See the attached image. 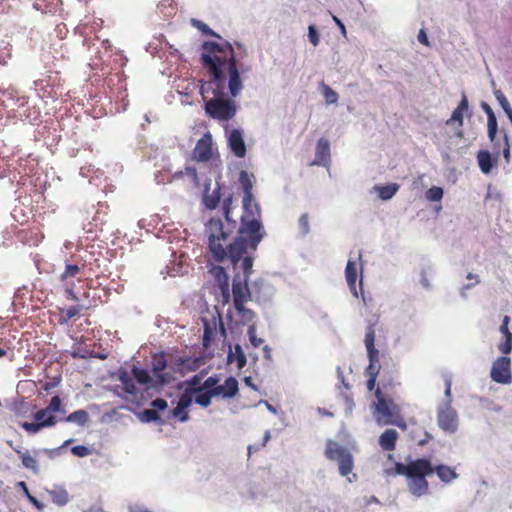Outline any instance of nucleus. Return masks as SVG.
<instances>
[{
  "instance_id": "59",
  "label": "nucleus",
  "mask_w": 512,
  "mask_h": 512,
  "mask_svg": "<svg viewBox=\"0 0 512 512\" xmlns=\"http://www.w3.org/2000/svg\"><path fill=\"white\" fill-rule=\"evenodd\" d=\"M263 356L264 359L271 361V349L267 345L263 347Z\"/></svg>"
},
{
  "instance_id": "16",
  "label": "nucleus",
  "mask_w": 512,
  "mask_h": 512,
  "mask_svg": "<svg viewBox=\"0 0 512 512\" xmlns=\"http://www.w3.org/2000/svg\"><path fill=\"white\" fill-rule=\"evenodd\" d=\"M57 422L58 419L55 415H49L44 421L38 423L22 422L20 425L29 434H36L44 428L54 426Z\"/></svg>"
},
{
  "instance_id": "50",
  "label": "nucleus",
  "mask_w": 512,
  "mask_h": 512,
  "mask_svg": "<svg viewBox=\"0 0 512 512\" xmlns=\"http://www.w3.org/2000/svg\"><path fill=\"white\" fill-rule=\"evenodd\" d=\"M231 203H232V196L229 195L227 198L224 199V202H223V210H224V214H225L227 221H230V205H231Z\"/></svg>"
},
{
  "instance_id": "2",
  "label": "nucleus",
  "mask_w": 512,
  "mask_h": 512,
  "mask_svg": "<svg viewBox=\"0 0 512 512\" xmlns=\"http://www.w3.org/2000/svg\"><path fill=\"white\" fill-rule=\"evenodd\" d=\"M239 184L244 193L241 224L238 230L239 236L228 247V255L235 265L241 261L245 275H250L253 273V258L246 254L248 248L256 250V202L253 199L251 177L244 170L240 172Z\"/></svg>"
},
{
  "instance_id": "26",
  "label": "nucleus",
  "mask_w": 512,
  "mask_h": 512,
  "mask_svg": "<svg viewBox=\"0 0 512 512\" xmlns=\"http://www.w3.org/2000/svg\"><path fill=\"white\" fill-rule=\"evenodd\" d=\"M22 465L31 470L34 474H39L40 469L38 465L37 459L32 456L28 451H25V454H21Z\"/></svg>"
},
{
  "instance_id": "4",
  "label": "nucleus",
  "mask_w": 512,
  "mask_h": 512,
  "mask_svg": "<svg viewBox=\"0 0 512 512\" xmlns=\"http://www.w3.org/2000/svg\"><path fill=\"white\" fill-rule=\"evenodd\" d=\"M376 403L375 410L378 414L376 420L382 425H396L401 428H405L406 424L403 419L400 418L399 407L391 399L385 398L379 388L375 391Z\"/></svg>"
},
{
  "instance_id": "28",
  "label": "nucleus",
  "mask_w": 512,
  "mask_h": 512,
  "mask_svg": "<svg viewBox=\"0 0 512 512\" xmlns=\"http://www.w3.org/2000/svg\"><path fill=\"white\" fill-rule=\"evenodd\" d=\"M376 188L378 190L379 197L382 200H389L396 194V192L399 189V185L393 183V184H389V185H385V186H379Z\"/></svg>"
},
{
  "instance_id": "29",
  "label": "nucleus",
  "mask_w": 512,
  "mask_h": 512,
  "mask_svg": "<svg viewBox=\"0 0 512 512\" xmlns=\"http://www.w3.org/2000/svg\"><path fill=\"white\" fill-rule=\"evenodd\" d=\"M196 392H198V388H187L180 396L177 405L186 410L191 405L193 401V394Z\"/></svg>"
},
{
  "instance_id": "24",
  "label": "nucleus",
  "mask_w": 512,
  "mask_h": 512,
  "mask_svg": "<svg viewBox=\"0 0 512 512\" xmlns=\"http://www.w3.org/2000/svg\"><path fill=\"white\" fill-rule=\"evenodd\" d=\"M433 469L439 479L444 483H449L458 476L455 470L447 465H437L436 467H433Z\"/></svg>"
},
{
  "instance_id": "34",
  "label": "nucleus",
  "mask_w": 512,
  "mask_h": 512,
  "mask_svg": "<svg viewBox=\"0 0 512 512\" xmlns=\"http://www.w3.org/2000/svg\"><path fill=\"white\" fill-rule=\"evenodd\" d=\"M378 360H379V354H375V358L374 357L369 358V365L366 368V375L368 377L374 376V378H377L378 373H379V366H377L376 364L378 363Z\"/></svg>"
},
{
  "instance_id": "12",
  "label": "nucleus",
  "mask_w": 512,
  "mask_h": 512,
  "mask_svg": "<svg viewBox=\"0 0 512 512\" xmlns=\"http://www.w3.org/2000/svg\"><path fill=\"white\" fill-rule=\"evenodd\" d=\"M469 111V102L465 93L462 94L461 100L458 103L457 107L452 112L451 117L446 121V125H452L453 123H457L459 127L463 126L464 123V114Z\"/></svg>"
},
{
  "instance_id": "40",
  "label": "nucleus",
  "mask_w": 512,
  "mask_h": 512,
  "mask_svg": "<svg viewBox=\"0 0 512 512\" xmlns=\"http://www.w3.org/2000/svg\"><path fill=\"white\" fill-rule=\"evenodd\" d=\"M171 415L179 419L180 422H187L189 415L185 412V409L180 408L178 405L171 411Z\"/></svg>"
},
{
  "instance_id": "48",
  "label": "nucleus",
  "mask_w": 512,
  "mask_h": 512,
  "mask_svg": "<svg viewBox=\"0 0 512 512\" xmlns=\"http://www.w3.org/2000/svg\"><path fill=\"white\" fill-rule=\"evenodd\" d=\"M82 308H83V306H81V305L70 306L65 312L66 318L72 319L73 317H75L77 314L80 313Z\"/></svg>"
},
{
  "instance_id": "44",
  "label": "nucleus",
  "mask_w": 512,
  "mask_h": 512,
  "mask_svg": "<svg viewBox=\"0 0 512 512\" xmlns=\"http://www.w3.org/2000/svg\"><path fill=\"white\" fill-rule=\"evenodd\" d=\"M152 409L156 411H164L168 407V403L166 400L162 398H157L151 402Z\"/></svg>"
},
{
  "instance_id": "19",
  "label": "nucleus",
  "mask_w": 512,
  "mask_h": 512,
  "mask_svg": "<svg viewBox=\"0 0 512 512\" xmlns=\"http://www.w3.org/2000/svg\"><path fill=\"white\" fill-rule=\"evenodd\" d=\"M166 368V360L164 355H157L153 358L152 362V370L155 376L159 379L162 384L168 383L170 381V376L168 374H162L161 372Z\"/></svg>"
},
{
  "instance_id": "43",
  "label": "nucleus",
  "mask_w": 512,
  "mask_h": 512,
  "mask_svg": "<svg viewBox=\"0 0 512 512\" xmlns=\"http://www.w3.org/2000/svg\"><path fill=\"white\" fill-rule=\"evenodd\" d=\"M299 228L303 234L309 232V217L308 214H302L299 218Z\"/></svg>"
},
{
  "instance_id": "11",
  "label": "nucleus",
  "mask_w": 512,
  "mask_h": 512,
  "mask_svg": "<svg viewBox=\"0 0 512 512\" xmlns=\"http://www.w3.org/2000/svg\"><path fill=\"white\" fill-rule=\"evenodd\" d=\"M228 146L235 156L242 158L246 154V146L241 132L234 129L228 136Z\"/></svg>"
},
{
  "instance_id": "20",
  "label": "nucleus",
  "mask_w": 512,
  "mask_h": 512,
  "mask_svg": "<svg viewBox=\"0 0 512 512\" xmlns=\"http://www.w3.org/2000/svg\"><path fill=\"white\" fill-rule=\"evenodd\" d=\"M345 277L347 284L355 297H358L356 281H357V268L356 264L352 260H348L345 268Z\"/></svg>"
},
{
  "instance_id": "31",
  "label": "nucleus",
  "mask_w": 512,
  "mask_h": 512,
  "mask_svg": "<svg viewBox=\"0 0 512 512\" xmlns=\"http://www.w3.org/2000/svg\"><path fill=\"white\" fill-rule=\"evenodd\" d=\"M321 91L327 104H335L338 101V94L330 86L321 83Z\"/></svg>"
},
{
  "instance_id": "33",
  "label": "nucleus",
  "mask_w": 512,
  "mask_h": 512,
  "mask_svg": "<svg viewBox=\"0 0 512 512\" xmlns=\"http://www.w3.org/2000/svg\"><path fill=\"white\" fill-rule=\"evenodd\" d=\"M48 411L53 413H62L65 414V410L62 407V400L59 396H54L51 400L49 405L46 407Z\"/></svg>"
},
{
  "instance_id": "3",
  "label": "nucleus",
  "mask_w": 512,
  "mask_h": 512,
  "mask_svg": "<svg viewBox=\"0 0 512 512\" xmlns=\"http://www.w3.org/2000/svg\"><path fill=\"white\" fill-rule=\"evenodd\" d=\"M433 472V465L427 458H418L408 464L395 463V474L407 477L408 490L416 497L429 493V483L426 477Z\"/></svg>"
},
{
  "instance_id": "1",
  "label": "nucleus",
  "mask_w": 512,
  "mask_h": 512,
  "mask_svg": "<svg viewBox=\"0 0 512 512\" xmlns=\"http://www.w3.org/2000/svg\"><path fill=\"white\" fill-rule=\"evenodd\" d=\"M202 48L204 52L201 55V62L211 77L207 83L201 81L200 94L205 101V111L214 119L229 120L236 113V105L224 92L226 73L229 74L228 87L233 97L237 96L242 88L233 49L230 44L222 47L213 41L204 42Z\"/></svg>"
},
{
  "instance_id": "8",
  "label": "nucleus",
  "mask_w": 512,
  "mask_h": 512,
  "mask_svg": "<svg viewBox=\"0 0 512 512\" xmlns=\"http://www.w3.org/2000/svg\"><path fill=\"white\" fill-rule=\"evenodd\" d=\"M437 422L439 427L446 432L454 433L457 430V414L450 406L438 410Z\"/></svg>"
},
{
  "instance_id": "18",
  "label": "nucleus",
  "mask_w": 512,
  "mask_h": 512,
  "mask_svg": "<svg viewBox=\"0 0 512 512\" xmlns=\"http://www.w3.org/2000/svg\"><path fill=\"white\" fill-rule=\"evenodd\" d=\"M477 161L480 170L484 174H488L491 169L496 165L497 163V157L492 158L491 154L486 150H480L477 153Z\"/></svg>"
},
{
  "instance_id": "23",
  "label": "nucleus",
  "mask_w": 512,
  "mask_h": 512,
  "mask_svg": "<svg viewBox=\"0 0 512 512\" xmlns=\"http://www.w3.org/2000/svg\"><path fill=\"white\" fill-rule=\"evenodd\" d=\"M227 360L229 363L236 362L239 369L246 365V356L239 344L235 345L234 350L230 347Z\"/></svg>"
},
{
  "instance_id": "56",
  "label": "nucleus",
  "mask_w": 512,
  "mask_h": 512,
  "mask_svg": "<svg viewBox=\"0 0 512 512\" xmlns=\"http://www.w3.org/2000/svg\"><path fill=\"white\" fill-rule=\"evenodd\" d=\"M468 280H474L475 282L474 283H471V284H467L464 286V288L468 289L472 286H474L475 284H477L479 282L478 280V276L473 274V273H468L467 274V277H466Z\"/></svg>"
},
{
  "instance_id": "49",
  "label": "nucleus",
  "mask_w": 512,
  "mask_h": 512,
  "mask_svg": "<svg viewBox=\"0 0 512 512\" xmlns=\"http://www.w3.org/2000/svg\"><path fill=\"white\" fill-rule=\"evenodd\" d=\"M78 272H79V267L77 265H67L62 277L63 278L74 277Z\"/></svg>"
},
{
  "instance_id": "60",
  "label": "nucleus",
  "mask_w": 512,
  "mask_h": 512,
  "mask_svg": "<svg viewBox=\"0 0 512 512\" xmlns=\"http://www.w3.org/2000/svg\"><path fill=\"white\" fill-rule=\"evenodd\" d=\"M333 20L336 23V25L340 28L342 33L345 34L346 33L345 25L341 22V20L339 18H337L336 16H333Z\"/></svg>"
},
{
  "instance_id": "46",
  "label": "nucleus",
  "mask_w": 512,
  "mask_h": 512,
  "mask_svg": "<svg viewBox=\"0 0 512 512\" xmlns=\"http://www.w3.org/2000/svg\"><path fill=\"white\" fill-rule=\"evenodd\" d=\"M451 387H452V380L450 377H446L445 378V396L447 399V406H450V403L452 401Z\"/></svg>"
},
{
  "instance_id": "36",
  "label": "nucleus",
  "mask_w": 512,
  "mask_h": 512,
  "mask_svg": "<svg viewBox=\"0 0 512 512\" xmlns=\"http://www.w3.org/2000/svg\"><path fill=\"white\" fill-rule=\"evenodd\" d=\"M17 486L19 488H21L24 492V494L26 495V497L28 498V500L35 506L37 507L38 509H43L44 508V505L38 501L34 496H32L28 490V487L26 485L25 482L21 481V482H18Z\"/></svg>"
},
{
  "instance_id": "45",
  "label": "nucleus",
  "mask_w": 512,
  "mask_h": 512,
  "mask_svg": "<svg viewBox=\"0 0 512 512\" xmlns=\"http://www.w3.org/2000/svg\"><path fill=\"white\" fill-rule=\"evenodd\" d=\"M308 37H309L310 42L314 46L318 45L320 38H319V34H318L316 28L313 25H310L308 28Z\"/></svg>"
},
{
  "instance_id": "27",
  "label": "nucleus",
  "mask_w": 512,
  "mask_h": 512,
  "mask_svg": "<svg viewBox=\"0 0 512 512\" xmlns=\"http://www.w3.org/2000/svg\"><path fill=\"white\" fill-rule=\"evenodd\" d=\"M66 422L76 423L79 426H85L88 421V413L85 410H77L65 418Z\"/></svg>"
},
{
  "instance_id": "51",
  "label": "nucleus",
  "mask_w": 512,
  "mask_h": 512,
  "mask_svg": "<svg viewBox=\"0 0 512 512\" xmlns=\"http://www.w3.org/2000/svg\"><path fill=\"white\" fill-rule=\"evenodd\" d=\"M503 142H504L503 156H504L506 162H509L510 161V144L508 141V136L506 134H504Z\"/></svg>"
},
{
  "instance_id": "47",
  "label": "nucleus",
  "mask_w": 512,
  "mask_h": 512,
  "mask_svg": "<svg viewBox=\"0 0 512 512\" xmlns=\"http://www.w3.org/2000/svg\"><path fill=\"white\" fill-rule=\"evenodd\" d=\"M49 415H52L47 408H44V409H41L39 411H37L33 418L35 420V422H40V421H44Z\"/></svg>"
},
{
  "instance_id": "42",
  "label": "nucleus",
  "mask_w": 512,
  "mask_h": 512,
  "mask_svg": "<svg viewBox=\"0 0 512 512\" xmlns=\"http://www.w3.org/2000/svg\"><path fill=\"white\" fill-rule=\"evenodd\" d=\"M233 294H234V305H235V308L239 311V312H242L244 310V307H243V296L238 292L237 288L234 286L233 287Z\"/></svg>"
},
{
  "instance_id": "57",
  "label": "nucleus",
  "mask_w": 512,
  "mask_h": 512,
  "mask_svg": "<svg viewBox=\"0 0 512 512\" xmlns=\"http://www.w3.org/2000/svg\"><path fill=\"white\" fill-rule=\"evenodd\" d=\"M376 381H377V378H374V376H373V377H368V380H367V389H368L369 391H373V390H375V391H376V389H375Z\"/></svg>"
},
{
  "instance_id": "37",
  "label": "nucleus",
  "mask_w": 512,
  "mask_h": 512,
  "mask_svg": "<svg viewBox=\"0 0 512 512\" xmlns=\"http://www.w3.org/2000/svg\"><path fill=\"white\" fill-rule=\"evenodd\" d=\"M443 197V189L433 186L426 191V198L429 201H440Z\"/></svg>"
},
{
  "instance_id": "13",
  "label": "nucleus",
  "mask_w": 512,
  "mask_h": 512,
  "mask_svg": "<svg viewBox=\"0 0 512 512\" xmlns=\"http://www.w3.org/2000/svg\"><path fill=\"white\" fill-rule=\"evenodd\" d=\"M330 161V144L326 138H320L316 144L315 159L312 165H326Z\"/></svg>"
},
{
  "instance_id": "14",
  "label": "nucleus",
  "mask_w": 512,
  "mask_h": 512,
  "mask_svg": "<svg viewBox=\"0 0 512 512\" xmlns=\"http://www.w3.org/2000/svg\"><path fill=\"white\" fill-rule=\"evenodd\" d=\"M238 392V381L234 377H228L223 385H219L212 389V394L216 396H223L224 398H231Z\"/></svg>"
},
{
  "instance_id": "10",
  "label": "nucleus",
  "mask_w": 512,
  "mask_h": 512,
  "mask_svg": "<svg viewBox=\"0 0 512 512\" xmlns=\"http://www.w3.org/2000/svg\"><path fill=\"white\" fill-rule=\"evenodd\" d=\"M510 317L505 315L502 319V324L499 328L500 332L503 334V340L498 344V350L507 355L512 351V333L509 330Z\"/></svg>"
},
{
  "instance_id": "5",
  "label": "nucleus",
  "mask_w": 512,
  "mask_h": 512,
  "mask_svg": "<svg viewBox=\"0 0 512 512\" xmlns=\"http://www.w3.org/2000/svg\"><path fill=\"white\" fill-rule=\"evenodd\" d=\"M330 461H337L341 476H348L354 468V460L351 452L338 442L328 440L324 452Z\"/></svg>"
},
{
  "instance_id": "55",
  "label": "nucleus",
  "mask_w": 512,
  "mask_h": 512,
  "mask_svg": "<svg viewBox=\"0 0 512 512\" xmlns=\"http://www.w3.org/2000/svg\"><path fill=\"white\" fill-rule=\"evenodd\" d=\"M187 383L188 388H198L197 385L200 383V377L195 375Z\"/></svg>"
},
{
  "instance_id": "41",
  "label": "nucleus",
  "mask_w": 512,
  "mask_h": 512,
  "mask_svg": "<svg viewBox=\"0 0 512 512\" xmlns=\"http://www.w3.org/2000/svg\"><path fill=\"white\" fill-rule=\"evenodd\" d=\"M71 452L77 457H86L90 454V449L84 445L72 447Z\"/></svg>"
},
{
  "instance_id": "21",
  "label": "nucleus",
  "mask_w": 512,
  "mask_h": 512,
  "mask_svg": "<svg viewBox=\"0 0 512 512\" xmlns=\"http://www.w3.org/2000/svg\"><path fill=\"white\" fill-rule=\"evenodd\" d=\"M365 346L368 353V358H375V354H379V351L375 348V328L373 324H370L366 328L365 333Z\"/></svg>"
},
{
  "instance_id": "53",
  "label": "nucleus",
  "mask_w": 512,
  "mask_h": 512,
  "mask_svg": "<svg viewBox=\"0 0 512 512\" xmlns=\"http://www.w3.org/2000/svg\"><path fill=\"white\" fill-rule=\"evenodd\" d=\"M418 41L421 44L425 45V46H429L430 45L428 37H427V34H426L424 29H421L419 31V33H418Z\"/></svg>"
},
{
  "instance_id": "15",
  "label": "nucleus",
  "mask_w": 512,
  "mask_h": 512,
  "mask_svg": "<svg viewBox=\"0 0 512 512\" xmlns=\"http://www.w3.org/2000/svg\"><path fill=\"white\" fill-rule=\"evenodd\" d=\"M217 186L210 191L211 180H207L205 182V191L203 194V203L207 209L213 210L217 207L220 200V187L218 183Z\"/></svg>"
},
{
  "instance_id": "39",
  "label": "nucleus",
  "mask_w": 512,
  "mask_h": 512,
  "mask_svg": "<svg viewBox=\"0 0 512 512\" xmlns=\"http://www.w3.org/2000/svg\"><path fill=\"white\" fill-rule=\"evenodd\" d=\"M216 386H219L218 379L216 377L211 376V377H208L204 381L203 385L200 388H198V392H201L203 390H207L209 392L211 389H214V387H216Z\"/></svg>"
},
{
  "instance_id": "32",
  "label": "nucleus",
  "mask_w": 512,
  "mask_h": 512,
  "mask_svg": "<svg viewBox=\"0 0 512 512\" xmlns=\"http://www.w3.org/2000/svg\"><path fill=\"white\" fill-rule=\"evenodd\" d=\"M52 496V500L54 503H56L59 506H64L68 502V493L66 490L60 489V490H54L50 492Z\"/></svg>"
},
{
  "instance_id": "6",
  "label": "nucleus",
  "mask_w": 512,
  "mask_h": 512,
  "mask_svg": "<svg viewBox=\"0 0 512 512\" xmlns=\"http://www.w3.org/2000/svg\"><path fill=\"white\" fill-rule=\"evenodd\" d=\"M133 377L140 384H148L151 377L146 370L137 368L136 366H133L132 368V376L126 370H121L119 372L118 379L122 383L123 390L130 396V400L138 402L140 397Z\"/></svg>"
},
{
  "instance_id": "35",
  "label": "nucleus",
  "mask_w": 512,
  "mask_h": 512,
  "mask_svg": "<svg viewBox=\"0 0 512 512\" xmlns=\"http://www.w3.org/2000/svg\"><path fill=\"white\" fill-rule=\"evenodd\" d=\"M197 393L198 395L195 397V402L202 407H208L211 404V398L215 396L212 394V389L206 393H202V391Z\"/></svg>"
},
{
  "instance_id": "58",
  "label": "nucleus",
  "mask_w": 512,
  "mask_h": 512,
  "mask_svg": "<svg viewBox=\"0 0 512 512\" xmlns=\"http://www.w3.org/2000/svg\"><path fill=\"white\" fill-rule=\"evenodd\" d=\"M209 227L210 229H220L222 228V223L220 220H211L210 223H209Z\"/></svg>"
},
{
  "instance_id": "63",
  "label": "nucleus",
  "mask_w": 512,
  "mask_h": 512,
  "mask_svg": "<svg viewBox=\"0 0 512 512\" xmlns=\"http://www.w3.org/2000/svg\"><path fill=\"white\" fill-rule=\"evenodd\" d=\"M265 235L264 228L262 224L258 221V243L261 241L262 237Z\"/></svg>"
},
{
  "instance_id": "54",
  "label": "nucleus",
  "mask_w": 512,
  "mask_h": 512,
  "mask_svg": "<svg viewBox=\"0 0 512 512\" xmlns=\"http://www.w3.org/2000/svg\"><path fill=\"white\" fill-rule=\"evenodd\" d=\"M248 335H249V340H250L251 344L256 347V330H255L254 325L249 327Z\"/></svg>"
},
{
  "instance_id": "61",
  "label": "nucleus",
  "mask_w": 512,
  "mask_h": 512,
  "mask_svg": "<svg viewBox=\"0 0 512 512\" xmlns=\"http://www.w3.org/2000/svg\"><path fill=\"white\" fill-rule=\"evenodd\" d=\"M209 342H210L209 330L206 328L204 331V334H203V345L205 347H207Z\"/></svg>"
},
{
  "instance_id": "22",
  "label": "nucleus",
  "mask_w": 512,
  "mask_h": 512,
  "mask_svg": "<svg viewBox=\"0 0 512 512\" xmlns=\"http://www.w3.org/2000/svg\"><path fill=\"white\" fill-rule=\"evenodd\" d=\"M482 108L485 111V113L487 114V118H488V137H489L490 141L493 142L495 140V137L497 134V120H496L493 110L487 103L483 102Z\"/></svg>"
},
{
  "instance_id": "7",
  "label": "nucleus",
  "mask_w": 512,
  "mask_h": 512,
  "mask_svg": "<svg viewBox=\"0 0 512 512\" xmlns=\"http://www.w3.org/2000/svg\"><path fill=\"white\" fill-rule=\"evenodd\" d=\"M490 376L496 383L510 384L512 382L511 359L507 356L498 357L492 364Z\"/></svg>"
},
{
  "instance_id": "38",
  "label": "nucleus",
  "mask_w": 512,
  "mask_h": 512,
  "mask_svg": "<svg viewBox=\"0 0 512 512\" xmlns=\"http://www.w3.org/2000/svg\"><path fill=\"white\" fill-rule=\"evenodd\" d=\"M495 97H496L497 101L499 102L500 106L502 107V109L504 110V112L506 113V115H508V113L512 112V108H511L507 98L502 93V91H500V90L495 91Z\"/></svg>"
},
{
  "instance_id": "30",
  "label": "nucleus",
  "mask_w": 512,
  "mask_h": 512,
  "mask_svg": "<svg viewBox=\"0 0 512 512\" xmlns=\"http://www.w3.org/2000/svg\"><path fill=\"white\" fill-rule=\"evenodd\" d=\"M137 418L142 423L156 422L160 419L158 411L154 409H145L137 414Z\"/></svg>"
},
{
  "instance_id": "25",
  "label": "nucleus",
  "mask_w": 512,
  "mask_h": 512,
  "mask_svg": "<svg viewBox=\"0 0 512 512\" xmlns=\"http://www.w3.org/2000/svg\"><path fill=\"white\" fill-rule=\"evenodd\" d=\"M221 238H225L223 232H221L219 235L212 233L209 236V246L212 252L218 257H222L225 254V250L220 244Z\"/></svg>"
},
{
  "instance_id": "62",
  "label": "nucleus",
  "mask_w": 512,
  "mask_h": 512,
  "mask_svg": "<svg viewBox=\"0 0 512 512\" xmlns=\"http://www.w3.org/2000/svg\"><path fill=\"white\" fill-rule=\"evenodd\" d=\"M186 173H187V175L193 177L194 180L197 179V172H196L195 168L187 167L186 168Z\"/></svg>"
},
{
  "instance_id": "9",
  "label": "nucleus",
  "mask_w": 512,
  "mask_h": 512,
  "mask_svg": "<svg viewBox=\"0 0 512 512\" xmlns=\"http://www.w3.org/2000/svg\"><path fill=\"white\" fill-rule=\"evenodd\" d=\"M193 157L199 162L208 161L212 157V136L210 133L204 134L198 140L193 150Z\"/></svg>"
},
{
  "instance_id": "64",
  "label": "nucleus",
  "mask_w": 512,
  "mask_h": 512,
  "mask_svg": "<svg viewBox=\"0 0 512 512\" xmlns=\"http://www.w3.org/2000/svg\"><path fill=\"white\" fill-rule=\"evenodd\" d=\"M264 404L268 410H270L272 413H276V408L273 407L271 404H269L267 401L260 400L258 401V405Z\"/></svg>"
},
{
  "instance_id": "17",
  "label": "nucleus",
  "mask_w": 512,
  "mask_h": 512,
  "mask_svg": "<svg viewBox=\"0 0 512 512\" xmlns=\"http://www.w3.org/2000/svg\"><path fill=\"white\" fill-rule=\"evenodd\" d=\"M398 432L395 429L385 430L379 437V444L385 451H393L398 440Z\"/></svg>"
},
{
  "instance_id": "52",
  "label": "nucleus",
  "mask_w": 512,
  "mask_h": 512,
  "mask_svg": "<svg viewBox=\"0 0 512 512\" xmlns=\"http://www.w3.org/2000/svg\"><path fill=\"white\" fill-rule=\"evenodd\" d=\"M193 23L195 25H197L202 30V32H204L205 34L211 35V36H217L216 33H214L213 30H211L206 24H204L200 21H196V20H193Z\"/></svg>"
}]
</instances>
